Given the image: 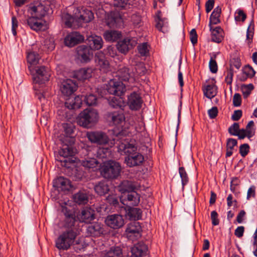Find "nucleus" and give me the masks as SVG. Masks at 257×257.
I'll list each match as a JSON object with an SVG mask.
<instances>
[{
    "mask_svg": "<svg viewBox=\"0 0 257 257\" xmlns=\"http://www.w3.org/2000/svg\"><path fill=\"white\" fill-rule=\"evenodd\" d=\"M62 211L65 216L63 226L70 229L64 231L58 237L56 240V246L59 249L67 250L77 235L76 231L72 228L76 222V215L73 210L69 209L65 206H62Z\"/></svg>",
    "mask_w": 257,
    "mask_h": 257,
    "instance_id": "obj_1",
    "label": "nucleus"
},
{
    "mask_svg": "<svg viewBox=\"0 0 257 257\" xmlns=\"http://www.w3.org/2000/svg\"><path fill=\"white\" fill-rule=\"evenodd\" d=\"M117 145L118 152L121 155H125L124 163L127 167H135L143 164L144 157L138 151L136 144L122 140L118 142Z\"/></svg>",
    "mask_w": 257,
    "mask_h": 257,
    "instance_id": "obj_2",
    "label": "nucleus"
},
{
    "mask_svg": "<svg viewBox=\"0 0 257 257\" xmlns=\"http://www.w3.org/2000/svg\"><path fill=\"white\" fill-rule=\"evenodd\" d=\"M62 18L65 21V25L70 28L75 20L78 23H89L93 19L94 16L90 10L77 8L74 17L67 14L64 15Z\"/></svg>",
    "mask_w": 257,
    "mask_h": 257,
    "instance_id": "obj_3",
    "label": "nucleus"
},
{
    "mask_svg": "<svg viewBox=\"0 0 257 257\" xmlns=\"http://www.w3.org/2000/svg\"><path fill=\"white\" fill-rule=\"evenodd\" d=\"M121 170L120 164L112 160L103 162L99 168L101 175L107 179H116L120 175Z\"/></svg>",
    "mask_w": 257,
    "mask_h": 257,
    "instance_id": "obj_4",
    "label": "nucleus"
},
{
    "mask_svg": "<svg viewBox=\"0 0 257 257\" xmlns=\"http://www.w3.org/2000/svg\"><path fill=\"white\" fill-rule=\"evenodd\" d=\"M98 114L95 109H85L76 118L77 123L80 126L89 128L97 122Z\"/></svg>",
    "mask_w": 257,
    "mask_h": 257,
    "instance_id": "obj_5",
    "label": "nucleus"
},
{
    "mask_svg": "<svg viewBox=\"0 0 257 257\" xmlns=\"http://www.w3.org/2000/svg\"><path fill=\"white\" fill-rule=\"evenodd\" d=\"M34 71L35 73L33 75L35 83L42 84L49 80L51 73L48 67L44 66H37L35 67Z\"/></svg>",
    "mask_w": 257,
    "mask_h": 257,
    "instance_id": "obj_6",
    "label": "nucleus"
},
{
    "mask_svg": "<svg viewBox=\"0 0 257 257\" xmlns=\"http://www.w3.org/2000/svg\"><path fill=\"white\" fill-rule=\"evenodd\" d=\"M86 137L92 143L99 145L107 144L109 142L108 136L102 131H91L87 132Z\"/></svg>",
    "mask_w": 257,
    "mask_h": 257,
    "instance_id": "obj_7",
    "label": "nucleus"
},
{
    "mask_svg": "<svg viewBox=\"0 0 257 257\" xmlns=\"http://www.w3.org/2000/svg\"><path fill=\"white\" fill-rule=\"evenodd\" d=\"M141 226L138 222L130 223L125 230L127 238L132 241L136 240L141 236Z\"/></svg>",
    "mask_w": 257,
    "mask_h": 257,
    "instance_id": "obj_8",
    "label": "nucleus"
},
{
    "mask_svg": "<svg viewBox=\"0 0 257 257\" xmlns=\"http://www.w3.org/2000/svg\"><path fill=\"white\" fill-rule=\"evenodd\" d=\"M143 102L140 94L135 91L127 96V104L131 110H137L140 109Z\"/></svg>",
    "mask_w": 257,
    "mask_h": 257,
    "instance_id": "obj_9",
    "label": "nucleus"
},
{
    "mask_svg": "<svg viewBox=\"0 0 257 257\" xmlns=\"http://www.w3.org/2000/svg\"><path fill=\"white\" fill-rule=\"evenodd\" d=\"M106 224L113 229H118L124 225V220L122 215L119 214L109 215L105 220Z\"/></svg>",
    "mask_w": 257,
    "mask_h": 257,
    "instance_id": "obj_10",
    "label": "nucleus"
},
{
    "mask_svg": "<svg viewBox=\"0 0 257 257\" xmlns=\"http://www.w3.org/2000/svg\"><path fill=\"white\" fill-rule=\"evenodd\" d=\"M137 44L135 39L126 38L118 42L116 47L118 51L121 53L125 54L127 52Z\"/></svg>",
    "mask_w": 257,
    "mask_h": 257,
    "instance_id": "obj_11",
    "label": "nucleus"
},
{
    "mask_svg": "<svg viewBox=\"0 0 257 257\" xmlns=\"http://www.w3.org/2000/svg\"><path fill=\"white\" fill-rule=\"evenodd\" d=\"M121 202L124 205L137 206L140 202V195L136 191H131L123 194Z\"/></svg>",
    "mask_w": 257,
    "mask_h": 257,
    "instance_id": "obj_12",
    "label": "nucleus"
},
{
    "mask_svg": "<svg viewBox=\"0 0 257 257\" xmlns=\"http://www.w3.org/2000/svg\"><path fill=\"white\" fill-rule=\"evenodd\" d=\"M73 143V139L67 138L65 141H63L61 149L59 152L60 155L64 158L73 156L75 152L71 146Z\"/></svg>",
    "mask_w": 257,
    "mask_h": 257,
    "instance_id": "obj_13",
    "label": "nucleus"
},
{
    "mask_svg": "<svg viewBox=\"0 0 257 257\" xmlns=\"http://www.w3.org/2000/svg\"><path fill=\"white\" fill-rule=\"evenodd\" d=\"M94 212L91 208L86 207L81 210L77 216L80 221L89 223L94 219Z\"/></svg>",
    "mask_w": 257,
    "mask_h": 257,
    "instance_id": "obj_14",
    "label": "nucleus"
},
{
    "mask_svg": "<svg viewBox=\"0 0 257 257\" xmlns=\"http://www.w3.org/2000/svg\"><path fill=\"white\" fill-rule=\"evenodd\" d=\"M110 121L116 126L119 127L122 126L125 120L124 115L122 111H114L108 114Z\"/></svg>",
    "mask_w": 257,
    "mask_h": 257,
    "instance_id": "obj_15",
    "label": "nucleus"
},
{
    "mask_svg": "<svg viewBox=\"0 0 257 257\" xmlns=\"http://www.w3.org/2000/svg\"><path fill=\"white\" fill-rule=\"evenodd\" d=\"M77 87V86L74 81L67 79L62 82L60 90L64 95L69 96L76 91Z\"/></svg>",
    "mask_w": 257,
    "mask_h": 257,
    "instance_id": "obj_16",
    "label": "nucleus"
},
{
    "mask_svg": "<svg viewBox=\"0 0 257 257\" xmlns=\"http://www.w3.org/2000/svg\"><path fill=\"white\" fill-rule=\"evenodd\" d=\"M76 50L79 59L82 62H87L92 56V50L89 46L80 45L77 48Z\"/></svg>",
    "mask_w": 257,
    "mask_h": 257,
    "instance_id": "obj_17",
    "label": "nucleus"
},
{
    "mask_svg": "<svg viewBox=\"0 0 257 257\" xmlns=\"http://www.w3.org/2000/svg\"><path fill=\"white\" fill-rule=\"evenodd\" d=\"M115 77L121 81H134V79L131 76L130 69L123 65H119L118 69L115 72Z\"/></svg>",
    "mask_w": 257,
    "mask_h": 257,
    "instance_id": "obj_18",
    "label": "nucleus"
},
{
    "mask_svg": "<svg viewBox=\"0 0 257 257\" xmlns=\"http://www.w3.org/2000/svg\"><path fill=\"white\" fill-rule=\"evenodd\" d=\"M83 37L78 32H73L68 35L65 38V44L72 47L83 40Z\"/></svg>",
    "mask_w": 257,
    "mask_h": 257,
    "instance_id": "obj_19",
    "label": "nucleus"
},
{
    "mask_svg": "<svg viewBox=\"0 0 257 257\" xmlns=\"http://www.w3.org/2000/svg\"><path fill=\"white\" fill-rule=\"evenodd\" d=\"M254 122L252 120L249 121L245 129H239L236 136H238L239 139H243L245 137L248 139L251 138L255 134V130L253 128Z\"/></svg>",
    "mask_w": 257,
    "mask_h": 257,
    "instance_id": "obj_20",
    "label": "nucleus"
},
{
    "mask_svg": "<svg viewBox=\"0 0 257 257\" xmlns=\"http://www.w3.org/2000/svg\"><path fill=\"white\" fill-rule=\"evenodd\" d=\"M93 69L91 68H83L75 71L73 77L79 80H84L92 77Z\"/></svg>",
    "mask_w": 257,
    "mask_h": 257,
    "instance_id": "obj_21",
    "label": "nucleus"
},
{
    "mask_svg": "<svg viewBox=\"0 0 257 257\" xmlns=\"http://www.w3.org/2000/svg\"><path fill=\"white\" fill-rule=\"evenodd\" d=\"M106 23L110 28L120 27L122 25V19L119 14L113 13L107 17Z\"/></svg>",
    "mask_w": 257,
    "mask_h": 257,
    "instance_id": "obj_22",
    "label": "nucleus"
},
{
    "mask_svg": "<svg viewBox=\"0 0 257 257\" xmlns=\"http://www.w3.org/2000/svg\"><path fill=\"white\" fill-rule=\"evenodd\" d=\"M87 40L91 50H99L102 47L103 40L100 36L90 35L87 37Z\"/></svg>",
    "mask_w": 257,
    "mask_h": 257,
    "instance_id": "obj_23",
    "label": "nucleus"
},
{
    "mask_svg": "<svg viewBox=\"0 0 257 257\" xmlns=\"http://www.w3.org/2000/svg\"><path fill=\"white\" fill-rule=\"evenodd\" d=\"M82 97L79 95L74 97H69L65 103V106L72 109L79 108L82 104Z\"/></svg>",
    "mask_w": 257,
    "mask_h": 257,
    "instance_id": "obj_24",
    "label": "nucleus"
},
{
    "mask_svg": "<svg viewBox=\"0 0 257 257\" xmlns=\"http://www.w3.org/2000/svg\"><path fill=\"white\" fill-rule=\"evenodd\" d=\"M54 186L62 191L69 190L72 188L70 181L63 177H60L55 180Z\"/></svg>",
    "mask_w": 257,
    "mask_h": 257,
    "instance_id": "obj_25",
    "label": "nucleus"
},
{
    "mask_svg": "<svg viewBox=\"0 0 257 257\" xmlns=\"http://www.w3.org/2000/svg\"><path fill=\"white\" fill-rule=\"evenodd\" d=\"M95 62L100 70L105 71L108 69L109 63L102 52H99L95 54Z\"/></svg>",
    "mask_w": 257,
    "mask_h": 257,
    "instance_id": "obj_26",
    "label": "nucleus"
},
{
    "mask_svg": "<svg viewBox=\"0 0 257 257\" xmlns=\"http://www.w3.org/2000/svg\"><path fill=\"white\" fill-rule=\"evenodd\" d=\"M102 257H123L122 248L119 246L111 247L102 252Z\"/></svg>",
    "mask_w": 257,
    "mask_h": 257,
    "instance_id": "obj_27",
    "label": "nucleus"
},
{
    "mask_svg": "<svg viewBox=\"0 0 257 257\" xmlns=\"http://www.w3.org/2000/svg\"><path fill=\"white\" fill-rule=\"evenodd\" d=\"M147 250V246L142 242H139L131 247V257H141Z\"/></svg>",
    "mask_w": 257,
    "mask_h": 257,
    "instance_id": "obj_28",
    "label": "nucleus"
},
{
    "mask_svg": "<svg viewBox=\"0 0 257 257\" xmlns=\"http://www.w3.org/2000/svg\"><path fill=\"white\" fill-rule=\"evenodd\" d=\"M210 30L211 31V40L212 41L219 43L223 39V31L220 27H216L213 28L212 26L210 27Z\"/></svg>",
    "mask_w": 257,
    "mask_h": 257,
    "instance_id": "obj_29",
    "label": "nucleus"
},
{
    "mask_svg": "<svg viewBox=\"0 0 257 257\" xmlns=\"http://www.w3.org/2000/svg\"><path fill=\"white\" fill-rule=\"evenodd\" d=\"M204 95L207 98L211 99L217 94V87L214 84H205L203 86Z\"/></svg>",
    "mask_w": 257,
    "mask_h": 257,
    "instance_id": "obj_30",
    "label": "nucleus"
},
{
    "mask_svg": "<svg viewBox=\"0 0 257 257\" xmlns=\"http://www.w3.org/2000/svg\"><path fill=\"white\" fill-rule=\"evenodd\" d=\"M29 11L31 16H33L38 19H41L46 14L44 7L41 5L33 6L30 8Z\"/></svg>",
    "mask_w": 257,
    "mask_h": 257,
    "instance_id": "obj_31",
    "label": "nucleus"
},
{
    "mask_svg": "<svg viewBox=\"0 0 257 257\" xmlns=\"http://www.w3.org/2000/svg\"><path fill=\"white\" fill-rule=\"evenodd\" d=\"M87 231L91 235L99 236L103 234L104 230L102 224L96 222L89 226Z\"/></svg>",
    "mask_w": 257,
    "mask_h": 257,
    "instance_id": "obj_32",
    "label": "nucleus"
},
{
    "mask_svg": "<svg viewBox=\"0 0 257 257\" xmlns=\"http://www.w3.org/2000/svg\"><path fill=\"white\" fill-rule=\"evenodd\" d=\"M40 20L33 16H31L27 20V23L31 29L38 31L40 30L43 26Z\"/></svg>",
    "mask_w": 257,
    "mask_h": 257,
    "instance_id": "obj_33",
    "label": "nucleus"
},
{
    "mask_svg": "<svg viewBox=\"0 0 257 257\" xmlns=\"http://www.w3.org/2000/svg\"><path fill=\"white\" fill-rule=\"evenodd\" d=\"M242 74L240 75L239 79L241 81H245L248 78L253 77L255 73L253 68L247 65L242 69Z\"/></svg>",
    "mask_w": 257,
    "mask_h": 257,
    "instance_id": "obj_34",
    "label": "nucleus"
},
{
    "mask_svg": "<svg viewBox=\"0 0 257 257\" xmlns=\"http://www.w3.org/2000/svg\"><path fill=\"white\" fill-rule=\"evenodd\" d=\"M121 36V33L115 30H108L103 34L105 40L108 42H114L117 40Z\"/></svg>",
    "mask_w": 257,
    "mask_h": 257,
    "instance_id": "obj_35",
    "label": "nucleus"
},
{
    "mask_svg": "<svg viewBox=\"0 0 257 257\" xmlns=\"http://www.w3.org/2000/svg\"><path fill=\"white\" fill-rule=\"evenodd\" d=\"M142 211L138 208L129 207L127 211V215L131 220H139L142 218Z\"/></svg>",
    "mask_w": 257,
    "mask_h": 257,
    "instance_id": "obj_36",
    "label": "nucleus"
},
{
    "mask_svg": "<svg viewBox=\"0 0 257 257\" xmlns=\"http://www.w3.org/2000/svg\"><path fill=\"white\" fill-rule=\"evenodd\" d=\"M96 157L103 159L110 155V151L108 148L96 147L93 149V153Z\"/></svg>",
    "mask_w": 257,
    "mask_h": 257,
    "instance_id": "obj_37",
    "label": "nucleus"
},
{
    "mask_svg": "<svg viewBox=\"0 0 257 257\" xmlns=\"http://www.w3.org/2000/svg\"><path fill=\"white\" fill-rule=\"evenodd\" d=\"M221 12V9L220 7H216L212 12L210 17L209 21V27L211 25H216L220 22L219 17Z\"/></svg>",
    "mask_w": 257,
    "mask_h": 257,
    "instance_id": "obj_38",
    "label": "nucleus"
},
{
    "mask_svg": "<svg viewBox=\"0 0 257 257\" xmlns=\"http://www.w3.org/2000/svg\"><path fill=\"white\" fill-rule=\"evenodd\" d=\"M109 105L113 108L122 109L125 105V103L122 97H112L109 101Z\"/></svg>",
    "mask_w": 257,
    "mask_h": 257,
    "instance_id": "obj_39",
    "label": "nucleus"
},
{
    "mask_svg": "<svg viewBox=\"0 0 257 257\" xmlns=\"http://www.w3.org/2000/svg\"><path fill=\"white\" fill-rule=\"evenodd\" d=\"M136 189L135 186L134 184L129 181H123L119 186V190L124 194L125 193H128L131 191H135Z\"/></svg>",
    "mask_w": 257,
    "mask_h": 257,
    "instance_id": "obj_40",
    "label": "nucleus"
},
{
    "mask_svg": "<svg viewBox=\"0 0 257 257\" xmlns=\"http://www.w3.org/2000/svg\"><path fill=\"white\" fill-rule=\"evenodd\" d=\"M99 163L94 158L87 157L82 161L81 164L85 168L88 169H96Z\"/></svg>",
    "mask_w": 257,
    "mask_h": 257,
    "instance_id": "obj_41",
    "label": "nucleus"
},
{
    "mask_svg": "<svg viewBox=\"0 0 257 257\" xmlns=\"http://www.w3.org/2000/svg\"><path fill=\"white\" fill-rule=\"evenodd\" d=\"M73 199L79 204H84L88 202V196L86 193L79 191L73 195Z\"/></svg>",
    "mask_w": 257,
    "mask_h": 257,
    "instance_id": "obj_42",
    "label": "nucleus"
},
{
    "mask_svg": "<svg viewBox=\"0 0 257 257\" xmlns=\"http://www.w3.org/2000/svg\"><path fill=\"white\" fill-rule=\"evenodd\" d=\"M96 193L101 196L105 194L109 191L108 186L105 182H100L94 187Z\"/></svg>",
    "mask_w": 257,
    "mask_h": 257,
    "instance_id": "obj_43",
    "label": "nucleus"
},
{
    "mask_svg": "<svg viewBox=\"0 0 257 257\" xmlns=\"http://www.w3.org/2000/svg\"><path fill=\"white\" fill-rule=\"evenodd\" d=\"M237 144V141L234 139L229 138L227 140L226 157H229L232 155L233 148Z\"/></svg>",
    "mask_w": 257,
    "mask_h": 257,
    "instance_id": "obj_44",
    "label": "nucleus"
},
{
    "mask_svg": "<svg viewBox=\"0 0 257 257\" xmlns=\"http://www.w3.org/2000/svg\"><path fill=\"white\" fill-rule=\"evenodd\" d=\"M63 127L64 130V132L67 135V137L66 138L71 139L75 131V125L72 123H64L63 124Z\"/></svg>",
    "mask_w": 257,
    "mask_h": 257,
    "instance_id": "obj_45",
    "label": "nucleus"
},
{
    "mask_svg": "<svg viewBox=\"0 0 257 257\" xmlns=\"http://www.w3.org/2000/svg\"><path fill=\"white\" fill-rule=\"evenodd\" d=\"M55 45L53 38H47L44 41L43 48L45 51H51L54 49Z\"/></svg>",
    "mask_w": 257,
    "mask_h": 257,
    "instance_id": "obj_46",
    "label": "nucleus"
},
{
    "mask_svg": "<svg viewBox=\"0 0 257 257\" xmlns=\"http://www.w3.org/2000/svg\"><path fill=\"white\" fill-rule=\"evenodd\" d=\"M39 60V55L35 52H31L28 53L27 55L28 62L31 65L37 64Z\"/></svg>",
    "mask_w": 257,
    "mask_h": 257,
    "instance_id": "obj_47",
    "label": "nucleus"
},
{
    "mask_svg": "<svg viewBox=\"0 0 257 257\" xmlns=\"http://www.w3.org/2000/svg\"><path fill=\"white\" fill-rule=\"evenodd\" d=\"M84 101L88 106L94 105L96 104L97 98L95 95L90 94L84 96Z\"/></svg>",
    "mask_w": 257,
    "mask_h": 257,
    "instance_id": "obj_48",
    "label": "nucleus"
},
{
    "mask_svg": "<svg viewBox=\"0 0 257 257\" xmlns=\"http://www.w3.org/2000/svg\"><path fill=\"white\" fill-rule=\"evenodd\" d=\"M115 85L116 93H115V95L120 96L123 94L125 90V87L122 81H116Z\"/></svg>",
    "mask_w": 257,
    "mask_h": 257,
    "instance_id": "obj_49",
    "label": "nucleus"
},
{
    "mask_svg": "<svg viewBox=\"0 0 257 257\" xmlns=\"http://www.w3.org/2000/svg\"><path fill=\"white\" fill-rule=\"evenodd\" d=\"M179 174L181 178L183 188L188 182V177L184 167H181L179 169Z\"/></svg>",
    "mask_w": 257,
    "mask_h": 257,
    "instance_id": "obj_50",
    "label": "nucleus"
},
{
    "mask_svg": "<svg viewBox=\"0 0 257 257\" xmlns=\"http://www.w3.org/2000/svg\"><path fill=\"white\" fill-rule=\"evenodd\" d=\"M253 89V85L252 84L243 85L241 87V90L244 98H247L250 94Z\"/></svg>",
    "mask_w": 257,
    "mask_h": 257,
    "instance_id": "obj_51",
    "label": "nucleus"
},
{
    "mask_svg": "<svg viewBox=\"0 0 257 257\" xmlns=\"http://www.w3.org/2000/svg\"><path fill=\"white\" fill-rule=\"evenodd\" d=\"M113 5L117 8L126 9L130 8V3L128 0H117L114 1Z\"/></svg>",
    "mask_w": 257,
    "mask_h": 257,
    "instance_id": "obj_52",
    "label": "nucleus"
},
{
    "mask_svg": "<svg viewBox=\"0 0 257 257\" xmlns=\"http://www.w3.org/2000/svg\"><path fill=\"white\" fill-rule=\"evenodd\" d=\"M115 84L116 80L115 79H111L108 82L106 85V89L109 93L115 95V93H116V89H115V87H116Z\"/></svg>",
    "mask_w": 257,
    "mask_h": 257,
    "instance_id": "obj_53",
    "label": "nucleus"
},
{
    "mask_svg": "<svg viewBox=\"0 0 257 257\" xmlns=\"http://www.w3.org/2000/svg\"><path fill=\"white\" fill-rule=\"evenodd\" d=\"M138 49L141 56H147L149 52L148 45L146 43H143L142 44L138 46Z\"/></svg>",
    "mask_w": 257,
    "mask_h": 257,
    "instance_id": "obj_54",
    "label": "nucleus"
},
{
    "mask_svg": "<svg viewBox=\"0 0 257 257\" xmlns=\"http://www.w3.org/2000/svg\"><path fill=\"white\" fill-rule=\"evenodd\" d=\"M249 151V146L247 144H243L239 147V152L242 157H245Z\"/></svg>",
    "mask_w": 257,
    "mask_h": 257,
    "instance_id": "obj_55",
    "label": "nucleus"
},
{
    "mask_svg": "<svg viewBox=\"0 0 257 257\" xmlns=\"http://www.w3.org/2000/svg\"><path fill=\"white\" fill-rule=\"evenodd\" d=\"M228 133L232 136H236L239 131V125L238 123L234 122L228 128Z\"/></svg>",
    "mask_w": 257,
    "mask_h": 257,
    "instance_id": "obj_56",
    "label": "nucleus"
},
{
    "mask_svg": "<svg viewBox=\"0 0 257 257\" xmlns=\"http://www.w3.org/2000/svg\"><path fill=\"white\" fill-rule=\"evenodd\" d=\"M246 18V14L242 10H238L235 13V20L236 21L244 22Z\"/></svg>",
    "mask_w": 257,
    "mask_h": 257,
    "instance_id": "obj_57",
    "label": "nucleus"
},
{
    "mask_svg": "<svg viewBox=\"0 0 257 257\" xmlns=\"http://www.w3.org/2000/svg\"><path fill=\"white\" fill-rule=\"evenodd\" d=\"M241 66V63L239 58L235 57L230 59V67L232 68L233 67H235L238 69Z\"/></svg>",
    "mask_w": 257,
    "mask_h": 257,
    "instance_id": "obj_58",
    "label": "nucleus"
},
{
    "mask_svg": "<svg viewBox=\"0 0 257 257\" xmlns=\"http://www.w3.org/2000/svg\"><path fill=\"white\" fill-rule=\"evenodd\" d=\"M136 70L137 72L140 75H143L145 74L147 71L144 64L142 62H140L137 64Z\"/></svg>",
    "mask_w": 257,
    "mask_h": 257,
    "instance_id": "obj_59",
    "label": "nucleus"
},
{
    "mask_svg": "<svg viewBox=\"0 0 257 257\" xmlns=\"http://www.w3.org/2000/svg\"><path fill=\"white\" fill-rule=\"evenodd\" d=\"M209 67L210 70L212 73H215L217 72L218 66L217 63L216 61L213 59L212 57L211 58L209 61Z\"/></svg>",
    "mask_w": 257,
    "mask_h": 257,
    "instance_id": "obj_60",
    "label": "nucleus"
},
{
    "mask_svg": "<svg viewBox=\"0 0 257 257\" xmlns=\"http://www.w3.org/2000/svg\"><path fill=\"white\" fill-rule=\"evenodd\" d=\"M233 74V69L229 68L227 71V75L225 79V81L227 84H231L232 83Z\"/></svg>",
    "mask_w": 257,
    "mask_h": 257,
    "instance_id": "obj_61",
    "label": "nucleus"
},
{
    "mask_svg": "<svg viewBox=\"0 0 257 257\" xmlns=\"http://www.w3.org/2000/svg\"><path fill=\"white\" fill-rule=\"evenodd\" d=\"M197 34L195 29H193L190 32V39L191 43L195 45L197 43Z\"/></svg>",
    "mask_w": 257,
    "mask_h": 257,
    "instance_id": "obj_62",
    "label": "nucleus"
},
{
    "mask_svg": "<svg viewBox=\"0 0 257 257\" xmlns=\"http://www.w3.org/2000/svg\"><path fill=\"white\" fill-rule=\"evenodd\" d=\"M211 219L212 223L213 225L216 226L219 224V220L218 218V214L216 211H213L211 213Z\"/></svg>",
    "mask_w": 257,
    "mask_h": 257,
    "instance_id": "obj_63",
    "label": "nucleus"
},
{
    "mask_svg": "<svg viewBox=\"0 0 257 257\" xmlns=\"http://www.w3.org/2000/svg\"><path fill=\"white\" fill-rule=\"evenodd\" d=\"M241 98L239 93H235L233 97V104L234 106H239L241 105Z\"/></svg>",
    "mask_w": 257,
    "mask_h": 257,
    "instance_id": "obj_64",
    "label": "nucleus"
}]
</instances>
